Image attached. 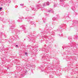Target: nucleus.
<instances>
[{
  "label": "nucleus",
  "instance_id": "obj_3",
  "mask_svg": "<svg viewBox=\"0 0 78 78\" xmlns=\"http://www.w3.org/2000/svg\"><path fill=\"white\" fill-rule=\"evenodd\" d=\"M16 47H18V45H16Z\"/></svg>",
  "mask_w": 78,
  "mask_h": 78
},
{
  "label": "nucleus",
  "instance_id": "obj_2",
  "mask_svg": "<svg viewBox=\"0 0 78 78\" xmlns=\"http://www.w3.org/2000/svg\"><path fill=\"white\" fill-rule=\"evenodd\" d=\"M27 52H25V55H27Z\"/></svg>",
  "mask_w": 78,
  "mask_h": 78
},
{
  "label": "nucleus",
  "instance_id": "obj_1",
  "mask_svg": "<svg viewBox=\"0 0 78 78\" xmlns=\"http://www.w3.org/2000/svg\"><path fill=\"white\" fill-rule=\"evenodd\" d=\"M2 7H0V11L2 10Z\"/></svg>",
  "mask_w": 78,
  "mask_h": 78
}]
</instances>
